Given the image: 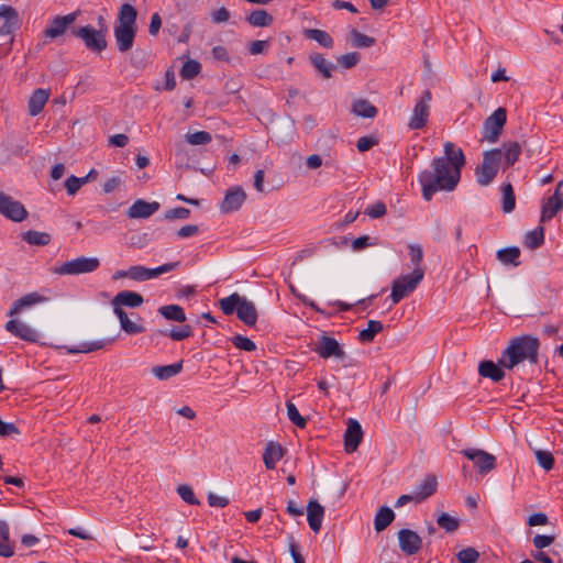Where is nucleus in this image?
I'll return each mask as SVG.
<instances>
[{
	"mask_svg": "<svg viewBox=\"0 0 563 563\" xmlns=\"http://www.w3.org/2000/svg\"><path fill=\"white\" fill-rule=\"evenodd\" d=\"M443 156L434 157L430 168L423 169L418 175L422 198L430 201L439 191H453L461 179V172L465 165V155L462 148L452 142L443 144Z\"/></svg>",
	"mask_w": 563,
	"mask_h": 563,
	"instance_id": "nucleus-1",
	"label": "nucleus"
},
{
	"mask_svg": "<svg viewBox=\"0 0 563 563\" xmlns=\"http://www.w3.org/2000/svg\"><path fill=\"white\" fill-rule=\"evenodd\" d=\"M540 342L536 336L525 334L512 338L503 351L498 363L506 369H514L523 362L538 363Z\"/></svg>",
	"mask_w": 563,
	"mask_h": 563,
	"instance_id": "nucleus-2",
	"label": "nucleus"
},
{
	"mask_svg": "<svg viewBox=\"0 0 563 563\" xmlns=\"http://www.w3.org/2000/svg\"><path fill=\"white\" fill-rule=\"evenodd\" d=\"M137 11L130 3H123L119 9L118 23L114 25L113 35L120 53L129 52L134 44L136 35Z\"/></svg>",
	"mask_w": 563,
	"mask_h": 563,
	"instance_id": "nucleus-3",
	"label": "nucleus"
},
{
	"mask_svg": "<svg viewBox=\"0 0 563 563\" xmlns=\"http://www.w3.org/2000/svg\"><path fill=\"white\" fill-rule=\"evenodd\" d=\"M219 306L225 316H231L235 312L239 320L247 327H254L257 322L258 316L254 302L238 292L221 298Z\"/></svg>",
	"mask_w": 563,
	"mask_h": 563,
	"instance_id": "nucleus-4",
	"label": "nucleus"
},
{
	"mask_svg": "<svg viewBox=\"0 0 563 563\" xmlns=\"http://www.w3.org/2000/svg\"><path fill=\"white\" fill-rule=\"evenodd\" d=\"M503 159V151L493 148L485 151L482 163L475 169L476 181L479 186H488L496 177Z\"/></svg>",
	"mask_w": 563,
	"mask_h": 563,
	"instance_id": "nucleus-5",
	"label": "nucleus"
},
{
	"mask_svg": "<svg viewBox=\"0 0 563 563\" xmlns=\"http://www.w3.org/2000/svg\"><path fill=\"white\" fill-rule=\"evenodd\" d=\"M70 34L82 41L85 47L92 53H101L107 46V35L102 30H97L95 26L87 24L79 27H71Z\"/></svg>",
	"mask_w": 563,
	"mask_h": 563,
	"instance_id": "nucleus-6",
	"label": "nucleus"
},
{
	"mask_svg": "<svg viewBox=\"0 0 563 563\" xmlns=\"http://www.w3.org/2000/svg\"><path fill=\"white\" fill-rule=\"evenodd\" d=\"M424 271L423 269H413L412 273L407 275H401L397 279L394 280L391 286L390 299L394 305L398 303L405 297H407L410 292H412L420 282L423 279Z\"/></svg>",
	"mask_w": 563,
	"mask_h": 563,
	"instance_id": "nucleus-7",
	"label": "nucleus"
},
{
	"mask_svg": "<svg viewBox=\"0 0 563 563\" xmlns=\"http://www.w3.org/2000/svg\"><path fill=\"white\" fill-rule=\"evenodd\" d=\"M100 266V261L97 257L79 256L74 260L64 262L54 268L57 275H80L88 274L97 271Z\"/></svg>",
	"mask_w": 563,
	"mask_h": 563,
	"instance_id": "nucleus-8",
	"label": "nucleus"
},
{
	"mask_svg": "<svg viewBox=\"0 0 563 563\" xmlns=\"http://www.w3.org/2000/svg\"><path fill=\"white\" fill-rule=\"evenodd\" d=\"M432 93L430 90H424L421 97L416 101L412 114L409 119L408 126L411 130H420L426 126L430 115V103Z\"/></svg>",
	"mask_w": 563,
	"mask_h": 563,
	"instance_id": "nucleus-9",
	"label": "nucleus"
},
{
	"mask_svg": "<svg viewBox=\"0 0 563 563\" xmlns=\"http://www.w3.org/2000/svg\"><path fill=\"white\" fill-rule=\"evenodd\" d=\"M507 121L505 108H497L483 123V137L488 142H496Z\"/></svg>",
	"mask_w": 563,
	"mask_h": 563,
	"instance_id": "nucleus-10",
	"label": "nucleus"
},
{
	"mask_svg": "<svg viewBox=\"0 0 563 563\" xmlns=\"http://www.w3.org/2000/svg\"><path fill=\"white\" fill-rule=\"evenodd\" d=\"M79 14L80 11L76 10L66 15H55L44 30L45 37L55 40L64 35L68 29L71 30V25L75 23Z\"/></svg>",
	"mask_w": 563,
	"mask_h": 563,
	"instance_id": "nucleus-11",
	"label": "nucleus"
},
{
	"mask_svg": "<svg viewBox=\"0 0 563 563\" xmlns=\"http://www.w3.org/2000/svg\"><path fill=\"white\" fill-rule=\"evenodd\" d=\"M461 453L474 463L478 473L486 475L496 467V456L481 449H464Z\"/></svg>",
	"mask_w": 563,
	"mask_h": 563,
	"instance_id": "nucleus-12",
	"label": "nucleus"
},
{
	"mask_svg": "<svg viewBox=\"0 0 563 563\" xmlns=\"http://www.w3.org/2000/svg\"><path fill=\"white\" fill-rule=\"evenodd\" d=\"M0 214L13 222H22L26 219L27 211L20 201L0 191Z\"/></svg>",
	"mask_w": 563,
	"mask_h": 563,
	"instance_id": "nucleus-13",
	"label": "nucleus"
},
{
	"mask_svg": "<svg viewBox=\"0 0 563 563\" xmlns=\"http://www.w3.org/2000/svg\"><path fill=\"white\" fill-rule=\"evenodd\" d=\"M400 551L408 555L417 554L422 548L421 537L411 529H401L397 533Z\"/></svg>",
	"mask_w": 563,
	"mask_h": 563,
	"instance_id": "nucleus-14",
	"label": "nucleus"
},
{
	"mask_svg": "<svg viewBox=\"0 0 563 563\" xmlns=\"http://www.w3.org/2000/svg\"><path fill=\"white\" fill-rule=\"evenodd\" d=\"M246 199L244 189L240 186L229 188L220 203L221 213H231L239 210Z\"/></svg>",
	"mask_w": 563,
	"mask_h": 563,
	"instance_id": "nucleus-15",
	"label": "nucleus"
},
{
	"mask_svg": "<svg viewBox=\"0 0 563 563\" xmlns=\"http://www.w3.org/2000/svg\"><path fill=\"white\" fill-rule=\"evenodd\" d=\"M5 330L12 335L26 342L34 343L37 342L40 338V334L35 329L15 319H11L5 323Z\"/></svg>",
	"mask_w": 563,
	"mask_h": 563,
	"instance_id": "nucleus-16",
	"label": "nucleus"
},
{
	"mask_svg": "<svg viewBox=\"0 0 563 563\" xmlns=\"http://www.w3.org/2000/svg\"><path fill=\"white\" fill-rule=\"evenodd\" d=\"M316 352L322 358H343L345 357V352L339 344V342L331 336L322 335L317 345Z\"/></svg>",
	"mask_w": 563,
	"mask_h": 563,
	"instance_id": "nucleus-17",
	"label": "nucleus"
},
{
	"mask_svg": "<svg viewBox=\"0 0 563 563\" xmlns=\"http://www.w3.org/2000/svg\"><path fill=\"white\" fill-rule=\"evenodd\" d=\"M363 439V430L360 422L350 418L344 433V448L347 453L356 451Z\"/></svg>",
	"mask_w": 563,
	"mask_h": 563,
	"instance_id": "nucleus-18",
	"label": "nucleus"
},
{
	"mask_svg": "<svg viewBox=\"0 0 563 563\" xmlns=\"http://www.w3.org/2000/svg\"><path fill=\"white\" fill-rule=\"evenodd\" d=\"M161 205L157 201H145L143 199L135 200L128 209L126 214L130 219H146L154 214Z\"/></svg>",
	"mask_w": 563,
	"mask_h": 563,
	"instance_id": "nucleus-19",
	"label": "nucleus"
},
{
	"mask_svg": "<svg viewBox=\"0 0 563 563\" xmlns=\"http://www.w3.org/2000/svg\"><path fill=\"white\" fill-rule=\"evenodd\" d=\"M47 300H48L47 297H45L36 291L29 292V294L22 296L21 298L16 299L12 303L8 314L10 317H14L18 313H20L23 309L31 308L35 305L44 303Z\"/></svg>",
	"mask_w": 563,
	"mask_h": 563,
	"instance_id": "nucleus-20",
	"label": "nucleus"
},
{
	"mask_svg": "<svg viewBox=\"0 0 563 563\" xmlns=\"http://www.w3.org/2000/svg\"><path fill=\"white\" fill-rule=\"evenodd\" d=\"M144 302L142 295L131 290H122L118 292L112 299L113 312H115L117 308H122V306L129 308L140 307Z\"/></svg>",
	"mask_w": 563,
	"mask_h": 563,
	"instance_id": "nucleus-21",
	"label": "nucleus"
},
{
	"mask_svg": "<svg viewBox=\"0 0 563 563\" xmlns=\"http://www.w3.org/2000/svg\"><path fill=\"white\" fill-rule=\"evenodd\" d=\"M324 508L317 500L310 499L307 505V520L310 529L318 533L322 526Z\"/></svg>",
	"mask_w": 563,
	"mask_h": 563,
	"instance_id": "nucleus-22",
	"label": "nucleus"
},
{
	"mask_svg": "<svg viewBox=\"0 0 563 563\" xmlns=\"http://www.w3.org/2000/svg\"><path fill=\"white\" fill-rule=\"evenodd\" d=\"M437 478L432 475L426 476L413 490V498H416V503L420 504L431 497L437 492Z\"/></svg>",
	"mask_w": 563,
	"mask_h": 563,
	"instance_id": "nucleus-23",
	"label": "nucleus"
},
{
	"mask_svg": "<svg viewBox=\"0 0 563 563\" xmlns=\"http://www.w3.org/2000/svg\"><path fill=\"white\" fill-rule=\"evenodd\" d=\"M505 367L500 366L499 363H494L493 361H482L478 364V374L484 378H489L494 383H499L505 377Z\"/></svg>",
	"mask_w": 563,
	"mask_h": 563,
	"instance_id": "nucleus-24",
	"label": "nucleus"
},
{
	"mask_svg": "<svg viewBox=\"0 0 563 563\" xmlns=\"http://www.w3.org/2000/svg\"><path fill=\"white\" fill-rule=\"evenodd\" d=\"M562 209H563V198H558L556 196H550L542 203L540 222L544 223V222L550 221Z\"/></svg>",
	"mask_w": 563,
	"mask_h": 563,
	"instance_id": "nucleus-25",
	"label": "nucleus"
},
{
	"mask_svg": "<svg viewBox=\"0 0 563 563\" xmlns=\"http://www.w3.org/2000/svg\"><path fill=\"white\" fill-rule=\"evenodd\" d=\"M284 456V449L276 442H268L263 453V462L267 470H274L277 462Z\"/></svg>",
	"mask_w": 563,
	"mask_h": 563,
	"instance_id": "nucleus-26",
	"label": "nucleus"
},
{
	"mask_svg": "<svg viewBox=\"0 0 563 563\" xmlns=\"http://www.w3.org/2000/svg\"><path fill=\"white\" fill-rule=\"evenodd\" d=\"M0 19L4 20L3 25L0 27V31L3 34L11 33L16 27L19 22L18 12L15 9L5 4L0 5Z\"/></svg>",
	"mask_w": 563,
	"mask_h": 563,
	"instance_id": "nucleus-27",
	"label": "nucleus"
},
{
	"mask_svg": "<svg viewBox=\"0 0 563 563\" xmlns=\"http://www.w3.org/2000/svg\"><path fill=\"white\" fill-rule=\"evenodd\" d=\"M49 97V92L46 89L38 88L33 91L29 99V113L32 117L37 115L42 112Z\"/></svg>",
	"mask_w": 563,
	"mask_h": 563,
	"instance_id": "nucleus-28",
	"label": "nucleus"
},
{
	"mask_svg": "<svg viewBox=\"0 0 563 563\" xmlns=\"http://www.w3.org/2000/svg\"><path fill=\"white\" fill-rule=\"evenodd\" d=\"M113 340L100 339L96 341H85L79 343L78 345L67 347V353L77 354V353H90L101 349H104L108 344H111Z\"/></svg>",
	"mask_w": 563,
	"mask_h": 563,
	"instance_id": "nucleus-29",
	"label": "nucleus"
},
{
	"mask_svg": "<svg viewBox=\"0 0 563 563\" xmlns=\"http://www.w3.org/2000/svg\"><path fill=\"white\" fill-rule=\"evenodd\" d=\"M309 60L314 69L324 78L329 79L332 77V70L335 69V65L330 60L325 59L320 53H313L309 56Z\"/></svg>",
	"mask_w": 563,
	"mask_h": 563,
	"instance_id": "nucleus-30",
	"label": "nucleus"
},
{
	"mask_svg": "<svg viewBox=\"0 0 563 563\" xmlns=\"http://www.w3.org/2000/svg\"><path fill=\"white\" fill-rule=\"evenodd\" d=\"M302 34L306 38L316 41L323 48H332L334 46V40L327 31L303 29Z\"/></svg>",
	"mask_w": 563,
	"mask_h": 563,
	"instance_id": "nucleus-31",
	"label": "nucleus"
},
{
	"mask_svg": "<svg viewBox=\"0 0 563 563\" xmlns=\"http://www.w3.org/2000/svg\"><path fill=\"white\" fill-rule=\"evenodd\" d=\"M395 519V512L387 506H382L374 517V529L376 532L384 531Z\"/></svg>",
	"mask_w": 563,
	"mask_h": 563,
	"instance_id": "nucleus-32",
	"label": "nucleus"
},
{
	"mask_svg": "<svg viewBox=\"0 0 563 563\" xmlns=\"http://www.w3.org/2000/svg\"><path fill=\"white\" fill-rule=\"evenodd\" d=\"M114 314L120 321L121 329L128 334H141L145 332V327L131 321L122 308H117Z\"/></svg>",
	"mask_w": 563,
	"mask_h": 563,
	"instance_id": "nucleus-33",
	"label": "nucleus"
},
{
	"mask_svg": "<svg viewBox=\"0 0 563 563\" xmlns=\"http://www.w3.org/2000/svg\"><path fill=\"white\" fill-rule=\"evenodd\" d=\"M246 22L254 27H266L272 25L274 18L264 9H256L246 16Z\"/></svg>",
	"mask_w": 563,
	"mask_h": 563,
	"instance_id": "nucleus-34",
	"label": "nucleus"
},
{
	"mask_svg": "<svg viewBox=\"0 0 563 563\" xmlns=\"http://www.w3.org/2000/svg\"><path fill=\"white\" fill-rule=\"evenodd\" d=\"M352 112L361 118L372 119L377 115V108L366 99H357L352 103Z\"/></svg>",
	"mask_w": 563,
	"mask_h": 563,
	"instance_id": "nucleus-35",
	"label": "nucleus"
},
{
	"mask_svg": "<svg viewBox=\"0 0 563 563\" xmlns=\"http://www.w3.org/2000/svg\"><path fill=\"white\" fill-rule=\"evenodd\" d=\"M183 369V362H177L174 364L154 366L152 368L153 375L159 380H167L177 374H179Z\"/></svg>",
	"mask_w": 563,
	"mask_h": 563,
	"instance_id": "nucleus-36",
	"label": "nucleus"
},
{
	"mask_svg": "<svg viewBox=\"0 0 563 563\" xmlns=\"http://www.w3.org/2000/svg\"><path fill=\"white\" fill-rule=\"evenodd\" d=\"M157 312L166 320L185 322L186 313L179 305H166L158 308Z\"/></svg>",
	"mask_w": 563,
	"mask_h": 563,
	"instance_id": "nucleus-37",
	"label": "nucleus"
},
{
	"mask_svg": "<svg viewBox=\"0 0 563 563\" xmlns=\"http://www.w3.org/2000/svg\"><path fill=\"white\" fill-rule=\"evenodd\" d=\"M520 249L517 247V246H510V247H505V249H501V250H498L497 251V258L500 263H503L504 265H512L515 267H517L520 262H519V257H520Z\"/></svg>",
	"mask_w": 563,
	"mask_h": 563,
	"instance_id": "nucleus-38",
	"label": "nucleus"
},
{
	"mask_svg": "<svg viewBox=\"0 0 563 563\" xmlns=\"http://www.w3.org/2000/svg\"><path fill=\"white\" fill-rule=\"evenodd\" d=\"M22 240L30 245L45 246L51 243L52 236L46 232L29 230L22 234Z\"/></svg>",
	"mask_w": 563,
	"mask_h": 563,
	"instance_id": "nucleus-39",
	"label": "nucleus"
},
{
	"mask_svg": "<svg viewBox=\"0 0 563 563\" xmlns=\"http://www.w3.org/2000/svg\"><path fill=\"white\" fill-rule=\"evenodd\" d=\"M503 158L506 167L512 166L521 154V146L518 142H509L503 145Z\"/></svg>",
	"mask_w": 563,
	"mask_h": 563,
	"instance_id": "nucleus-40",
	"label": "nucleus"
},
{
	"mask_svg": "<svg viewBox=\"0 0 563 563\" xmlns=\"http://www.w3.org/2000/svg\"><path fill=\"white\" fill-rule=\"evenodd\" d=\"M383 329L384 325L380 321L369 320L367 322V328L360 331L357 339L360 342L369 343L375 339L376 334L383 331Z\"/></svg>",
	"mask_w": 563,
	"mask_h": 563,
	"instance_id": "nucleus-41",
	"label": "nucleus"
},
{
	"mask_svg": "<svg viewBox=\"0 0 563 563\" xmlns=\"http://www.w3.org/2000/svg\"><path fill=\"white\" fill-rule=\"evenodd\" d=\"M351 45L356 48H366L375 44V38L353 29L350 32Z\"/></svg>",
	"mask_w": 563,
	"mask_h": 563,
	"instance_id": "nucleus-42",
	"label": "nucleus"
},
{
	"mask_svg": "<svg viewBox=\"0 0 563 563\" xmlns=\"http://www.w3.org/2000/svg\"><path fill=\"white\" fill-rule=\"evenodd\" d=\"M516 207V196L510 183L503 185V211L509 213Z\"/></svg>",
	"mask_w": 563,
	"mask_h": 563,
	"instance_id": "nucleus-43",
	"label": "nucleus"
},
{
	"mask_svg": "<svg viewBox=\"0 0 563 563\" xmlns=\"http://www.w3.org/2000/svg\"><path fill=\"white\" fill-rule=\"evenodd\" d=\"M437 523L448 533L455 532L460 527V520L446 512H441L437 518Z\"/></svg>",
	"mask_w": 563,
	"mask_h": 563,
	"instance_id": "nucleus-44",
	"label": "nucleus"
},
{
	"mask_svg": "<svg viewBox=\"0 0 563 563\" xmlns=\"http://www.w3.org/2000/svg\"><path fill=\"white\" fill-rule=\"evenodd\" d=\"M544 242V230L542 227H538L531 230L526 235V246L536 250L540 247Z\"/></svg>",
	"mask_w": 563,
	"mask_h": 563,
	"instance_id": "nucleus-45",
	"label": "nucleus"
},
{
	"mask_svg": "<svg viewBox=\"0 0 563 563\" xmlns=\"http://www.w3.org/2000/svg\"><path fill=\"white\" fill-rule=\"evenodd\" d=\"M201 71V64L196 59H188L180 69L183 79L190 80L198 76Z\"/></svg>",
	"mask_w": 563,
	"mask_h": 563,
	"instance_id": "nucleus-46",
	"label": "nucleus"
},
{
	"mask_svg": "<svg viewBox=\"0 0 563 563\" xmlns=\"http://www.w3.org/2000/svg\"><path fill=\"white\" fill-rule=\"evenodd\" d=\"M361 60L358 52H350L336 57V64L343 69H351L355 67Z\"/></svg>",
	"mask_w": 563,
	"mask_h": 563,
	"instance_id": "nucleus-47",
	"label": "nucleus"
},
{
	"mask_svg": "<svg viewBox=\"0 0 563 563\" xmlns=\"http://www.w3.org/2000/svg\"><path fill=\"white\" fill-rule=\"evenodd\" d=\"M186 141L191 145H206L212 141V136L207 131H197L194 133H187L185 135Z\"/></svg>",
	"mask_w": 563,
	"mask_h": 563,
	"instance_id": "nucleus-48",
	"label": "nucleus"
},
{
	"mask_svg": "<svg viewBox=\"0 0 563 563\" xmlns=\"http://www.w3.org/2000/svg\"><path fill=\"white\" fill-rule=\"evenodd\" d=\"M286 408H287V417L288 419L297 427L299 428H305L306 424H307V420L301 417V415L299 413L296 405L294 402H291L290 400H288L286 402Z\"/></svg>",
	"mask_w": 563,
	"mask_h": 563,
	"instance_id": "nucleus-49",
	"label": "nucleus"
},
{
	"mask_svg": "<svg viewBox=\"0 0 563 563\" xmlns=\"http://www.w3.org/2000/svg\"><path fill=\"white\" fill-rule=\"evenodd\" d=\"M536 459L538 464L545 471H550L554 466V457L550 451L537 450Z\"/></svg>",
	"mask_w": 563,
	"mask_h": 563,
	"instance_id": "nucleus-50",
	"label": "nucleus"
},
{
	"mask_svg": "<svg viewBox=\"0 0 563 563\" xmlns=\"http://www.w3.org/2000/svg\"><path fill=\"white\" fill-rule=\"evenodd\" d=\"M231 342L236 349L242 351L253 352L256 350L255 343L251 339L242 334H236L232 336Z\"/></svg>",
	"mask_w": 563,
	"mask_h": 563,
	"instance_id": "nucleus-51",
	"label": "nucleus"
},
{
	"mask_svg": "<svg viewBox=\"0 0 563 563\" xmlns=\"http://www.w3.org/2000/svg\"><path fill=\"white\" fill-rule=\"evenodd\" d=\"M174 341H181L192 335V328L189 324H184L179 328L172 329L168 333L163 332Z\"/></svg>",
	"mask_w": 563,
	"mask_h": 563,
	"instance_id": "nucleus-52",
	"label": "nucleus"
},
{
	"mask_svg": "<svg viewBox=\"0 0 563 563\" xmlns=\"http://www.w3.org/2000/svg\"><path fill=\"white\" fill-rule=\"evenodd\" d=\"M408 253L410 256V262L413 265V269H422L420 267L423 258V251L421 245L419 244H410L408 246Z\"/></svg>",
	"mask_w": 563,
	"mask_h": 563,
	"instance_id": "nucleus-53",
	"label": "nucleus"
},
{
	"mask_svg": "<svg viewBox=\"0 0 563 563\" xmlns=\"http://www.w3.org/2000/svg\"><path fill=\"white\" fill-rule=\"evenodd\" d=\"M177 493L180 498L189 505H200L199 499L196 498L192 488L187 484H181L177 487Z\"/></svg>",
	"mask_w": 563,
	"mask_h": 563,
	"instance_id": "nucleus-54",
	"label": "nucleus"
},
{
	"mask_svg": "<svg viewBox=\"0 0 563 563\" xmlns=\"http://www.w3.org/2000/svg\"><path fill=\"white\" fill-rule=\"evenodd\" d=\"M479 553L474 548H466L457 552L456 559L460 563H476L478 561Z\"/></svg>",
	"mask_w": 563,
	"mask_h": 563,
	"instance_id": "nucleus-55",
	"label": "nucleus"
},
{
	"mask_svg": "<svg viewBox=\"0 0 563 563\" xmlns=\"http://www.w3.org/2000/svg\"><path fill=\"white\" fill-rule=\"evenodd\" d=\"M364 213L372 219L382 218L386 213V205L383 201H377L368 206Z\"/></svg>",
	"mask_w": 563,
	"mask_h": 563,
	"instance_id": "nucleus-56",
	"label": "nucleus"
},
{
	"mask_svg": "<svg viewBox=\"0 0 563 563\" xmlns=\"http://www.w3.org/2000/svg\"><path fill=\"white\" fill-rule=\"evenodd\" d=\"M85 185L81 177L69 176L65 181V187L69 196H74Z\"/></svg>",
	"mask_w": 563,
	"mask_h": 563,
	"instance_id": "nucleus-57",
	"label": "nucleus"
},
{
	"mask_svg": "<svg viewBox=\"0 0 563 563\" xmlns=\"http://www.w3.org/2000/svg\"><path fill=\"white\" fill-rule=\"evenodd\" d=\"M190 216V210L184 207H177L170 210H167L164 214V218L167 220L174 219H187Z\"/></svg>",
	"mask_w": 563,
	"mask_h": 563,
	"instance_id": "nucleus-58",
	"label": "nucleus"
},
{
	"mask_svg": "<svg viewBox=\"0 0 563 563\" xmlns=\"http://www.w3.org/2000/svg\"><path fill=\"white\" fill-rule=\"evenodd\" d=\"M378 144V140L376 136L366 135L362 136L356 142V147L360 152H366L371 150L374 145Z\"/></svg>",
	"mask_w": 563,
	"mask_h": 563,
	"instance_id": "nucleus-59",
	"label": "nucleus"
},
{
	"mask_svg": "<svg viewBox=\"0 0 563 563\" xmlns=\"http://www.w3.org/2000/svg\"><path fill=\"white\" fill-rule=\"evenodd\" d=\"M129 278L133 279V280H136V282L147 280L146 267L141 266V265L130 266Z\"/></svg>",
	"mask_w": 563,
	"mask_h": 563,
	"instance_id": "nucleus-60",
	"label": "nucleus"
},
{
	"mask_svg": "<svg viewBox=\"0 0 563 563\" xmlns=\"http://www.w3.org/2000/svg\"><path fill=\"white\" fill-rule=\"evenodd\" d=\"M532 542L537 549L541 550V549L550 547L554 542V537L545 536V534H537L533 538Z\"/></svg>",
	"mask_w": 563,
	"mask_h": 563,
	"instance_id": "nucleus-61",
	"label": "nucleus"
},
{
	"mask_svg": "<svg viewBox=\"0 0 563 563\" xmlns=\"http://www.w3.org/2000/svg\"><path fill=\"white\" fill-rule=\"evenodd\" d=\"M373 245H376V243L373 242L368 235L358 236L352 242V249L354 251H362L363 249Z\"/></svg>",
	"mask_w": 563,
	"mask_h": 563,
	"instance_id": "nucleus-62",
	"label": "nucleus"
},
{
	"mask_svg": "<svg viewBox=\"0 0 563 563\" xmlns=\"http://www.w3.org/2000/svg\"><path fill=\"white\" fill-rule=\"evenodd\" d=\"M268 45H269L268 41H261V40L253 41L249 45V52L251 55L263 54L268 48Z\"/></svg>",
	"mask_w": 563,
	"mask_h": 563,
	"instance_id": "nucleus-63",
	"label": "nucleus"
},
{
	"mask_svg": "<svg viewBox=\"0 0 563 563\" xmlns=\"http://www.w3.org/2000/svg\"><path fill=\"white\" fill-rule=\"evenodd\" d=\"M230 19V12L227 8L222 7L218 10L213 11L211 14V20L216 24L224 23Z\"/></svg>",
	"mask_w": 563,
	"mask_h": 563,
	"instance_id": "nucleus-64",
	"label": "nucleus"
}]
</instances>
